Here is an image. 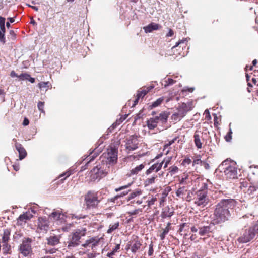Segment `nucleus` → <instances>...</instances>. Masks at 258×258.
I'll return each instance as SVG.
<instances>
[{
    "label": "nucleus",
    "mask_w": 258,
    "mask_h": 258,
    "mask_svg": "<svg viewBox=\"0 0 258 258\" xmlns=\"http://www.w3.org/2000/svg\"><path fill=\"white\" fill-rule=\"evenodd\" d=\"M97 156L98 154L94 153L93 151H90V154L88 155L89 161H88L87 164H88L91 161L93 160Z\"/></svg>",
    "instance_id": "nucleus-50"
},
{
    "label": "nucleus",
    "mask_w": 258,
    "mask_h": 258,
    "mask_svg": "<svg viewBox=\"0 0 258 258\" xmlns=\"http://www.w3.org/2000/svg\"><path fill=\"white\" fill-rule=\"evenodd\" d=\"M198 231V233L201 236H210L211 233L213 231V225L209 224L206 225L197 224L191 226V231L192 233H196Z\"/></svg>",
    "instance_id": "nucleus-5"
},
{
    "label": "nucleus",
    "mask_w": 258,
    "mask_h": 258,
    "mask_svg": "<svg viewBox=\"0 0 258 258\" xmlns=\"http://www.w3.org/2000/svg\"><path fill=\"white\" fill-rule=\"evenodd\" d=\"M5 32H6V31H0V41L3 44L6 43Z\"/></svg>",
    "instance_id": "nucleus-53"
},
{
    "label": "nucleus",
    "mask_w": 258,
    "mask_h": 258,
    "mask_svg": "<svg viewBox=\"0 0 258 258\" xmlns=\"http://www.w3.org/2000/svg\"><path fill=\"white\" fill-rule=\"evenodd\" d=\"M131 250L133 253H136L138 250L140 249L142 246V242L139 240L138 236H136L131 242Z\"/></svg>",
    "instance_id": "nucleus-17"
},
{
    "label": "nucleus",
    "mask_w": 258,
    "mask_h": 258,
    "mask_svg": "<svg viewBox=\"0 0 258 258\" xmlns=\"http://www.w3.org/2000/svg\"><path fill=\"white\" fill-rule=\"evenodd\" d=\"M99 242V239L96 237H92L88 240H87L84 244H83L82 245L84 247H91L92 249L96 247Z\"/></svg>",
    "instance_id": "nucleus-18"
},
{
    "label": "nucleus",
    "mask_w": 258,
    "mask_h": 258,
    "mask_svg": "<svg viewBox=\"0 0 258 258\" xmlns=\"http://www.w3.org/2000/svg\"><path fill=\"white\" fill-rule=\"evenodd\" d=\"M170 223H168L167 226L163 230L162 232L160 235V239L163 240L165 239L166 235L168 234L169 232L170 229Z\"/></svg>",
    "instance_id": "nucleus-33"
},
{
    "label": "nucleus",
    "mask_w": 258,
    "mask_h": 258,
    "mask_svg": "<svg viewBox=\"0 0 258 258\" xmlns=\"http://www.w3.org/2000/svg\"><path fill=\"white\" fill-rule=\"evenodd\" d=\"M153 88V86L150 85L148 87H144L139 89L137 92L136 98L134 101V104H133L132 107L136 106L138 104L140 99H143L144 97Z\"/></svg>",
    "instance_id": "nucleus-13"
},
{
    "label": "nucleus",
    "mask_w": 258,
    "mask_h": 258,
    "mask_svg": "<svg viewBox=\"0 0 258 258\" xmlns=\"http://www.w3.org/2000/svg\"><path fill=\"white\" fill-rule=\"evenodd\" d=\"M5 18L0 16V31H6Z\"/></svg>",
    "instance_id": "nucleus-44"
},
{
    "label": "nucleus",
    "mask_w": 258,
    "mask_h": 258,
    "mask_svg": "<svg viewBox=\"0 0 258 258\" xmlns=\"http://www.w3.org/2000/svg\"><path fill=\"white\" fill-rule=\"evenodd\" d=\"M154 253L153 244L151 242L149 246L148 255L151 256H152Z\"/></svg>",
    "instance_id": "nucleus-55"
},
{
    "label": "nucleus",
    "mask_w": 258,
    "mask_h": 258,
    "mask_svg": "<svg viewBox=\"0 0 258 258\" xmlns=\"http://www.w3.org/2000/svg\"><path fill=\"white\" fill-rule=\"evenodd\" d=\"M190 228L191 229V227L189 223H184L180 225L179 231L180 232H184V235H187Z\"/></svg>",
    "instance_id": "nucleus-29"
},
{
    "label": "nucleus",
    "mask_w": 258,
    "mask_h": 258,
    "mask_svg": "<svg viewBox=\"0 0 258 258\" xmlns=\"http://www.w3.org/2000/svg\"><path fill=\"white\" fill-rule=\"evenodd\" d=\"M120 249V244H116L114 248H113L112 250L108 252L107 254V256L108 257H111L112 256L114 255L116 252H117L118 250Z\"/></svg>",
    "instance_id": "nucleus-40"
},
{
    "label": "nucleus",
    "mask_w": 258,
    "mask_h": 258,
    "mask_svg": "<svg viewBox=\"0 0 258 258\" xmlns=\"http://www.w3.org/2000/svg\"><path fill=\"white\" fill-rule=\"evenodd\" d=\"M230 126H231V123L229 124V127H230ZM232 134V132L231 129V128H230L229 132H228V135H227V139H226L227 142L230 141V140H231V139H232L231 134Z\"/></svg>",
    "instance_id": "nucleus-61"
},
{
    "label": "nucleus",
    "mask_w": 258,
    "mask_h": 258,
    "mask_svg": "<svg viewBox=\"0 0 258 258\" xmlns=\"http://www.w3.org/2000/svg\"><path fill=\"white\" fill-rule=\"evenodd\" d=\"M192 162L191 159L188 157H186L182 161L181 165L183 166L186 167L190 165Z\"/></svg>",
    "instance_id": "nucleus-45"
},
{
    "label": "nucleus",
    "mask_w": 258,
    "mask_h": 258,
    "mask_svg": "<svg viewBox=\"0 0 258 258\" xmlns=\"http://www.w3.org/2000/svg\"><path fill=\"white\" fill-rule=\"evenodd\" d=\"M11 230L9 229H6L4 230L3 235L2 236V243H8L10 240V235Z\"/></svg>",
    "instance_id": "nucleus-28"
},
{
    "label": "nucleus",
    "mask_w": 258,
    "mask_h": 258,
    "mask_svg": "<svg viewBox=\"0 0 258 258\" xmlns=\"http://www.w3.org/2000/svg\"><path fill=\"white\" fill-rule=\"evenodd\" d=\"M178 137H175L174 138H173L172 140L168 141V143H166L164 146V148L165 149L167 147H168L169 146H170V145H171L172 144H173V143H174L175 142V141L178 139Z\"/></svg>",
    "instance_id": "nucleus-51"
},
{
    "label": "nucleus",
    "mask_w": 258,
    "mask_h": 258,
    "mask_svg": "<svg viewBox=\"0 0 258 258\" xmlns=\"http://www.w3.org/2000/svg\"><path fill=\"white\" fill-rule=\"evenodd\" d=\"M139 137L134 135L127 137L125 141V149L128 153L133 151L139 148L140 141Z\"/></svg>",
    "instance_id": "nucleus-8"
},
{
    "label": "nucleus",
    "mask_w": 258,
    "mask_h": 258,
    "mask_svg": "<svg viewBox=\"0 0 258 258\" xmlns=\"http://www.w3.org/2000/svg\"><path fill=\"white\" fill-rule=\"evenodd\" d=\"M195 195L194 203L196 205L204 207L209 203V200L206 190H199L196 192Z\"/></svg>",
    "instance_id": "nucleus-9"
},
{
    "label": "nucleus",
    "mask_w": 258,
    "mask_h": 258,
    "mask_svg": "<svg viewBox=\"0 0 258 258\" xmlns=\"http://www.w3.org/2000/svg\"><path fill=\"white\" fill-rule=\"evenodd\" d=\"M204 115H205V120L210 121L211 119V116L210 112L208 110H206L204 112Z\"/></svg>",
    "instance_id": "nucleus-57"
},
{
    "label": "nucleus",
    "mask_w": 258,
    "mask_h": 258,
    "mask_svg": "<svg viewBox=\"0 0 258 258\" xmlns=\"http://www.w3.org/2000/svg\"><path fill=\"white\" fill-rule=\"evenodd\" d=\"M214 220L217 223H223L226 220V200H222L217 205L214 212Z\"/></svg>",
    "instance_id": "nucleus-3"
},
{
    "label": "nucleus",
    "mask_w": 258,
    "mask_h": 258,
    "mask_svg": "<svg viewBox=\"0 0 258 258\" xmlns=\"http://www.w3.org/2000/svg\"><path fill=\"white\" fill-rule=\"evenodd\" d=\"M165 160H163L161 162H156L153 164L146 171L145 174L148 175L153 172L157 173L161 169L163 164Z\"/></svg>",
    "instance_id": "nucleus-15"
},
{
    "label": "nucleus",
    "mask_w": 258,
    "mask_h": 258,
    "mask_svg": "<svg viewBox=\"0 0 258 258\" xmlns=\"http://www.w3.org/2000/svg\"><path fill=\"white\" fill-rule=\"evenodd\" d=\"M38 226L41 230L47 231L48 228V223L46 218L40 217L38 219Z\"/></svg>",
    "instance_id": "nucleus-23"
},
{
    "label": "nucleus",
    "mask_w": 258,
    "mask_h": 258,
    "mask_svg": "<svg viewBox=\"0 0 258 258\" xmlns=\"http://www.w3.org/2000/svg\"><path fill=\"white\" fill-rule=\"evenodd\" d=\"M236 205V202L233 199H227V207L233 208Z\"/></svg>",
    "instance_id": "nucleus-42"
},
{
    "label": "nucleus",
    "mask_w": 258,
    "mask_h": 258,
    "mask_svg": "<svg viewBox=\"0 0 258 258\" xmlns=\"http://www.w3.org/2000/svg\"><path fill=\"white\" fill-rule=\"evenodd\" d=\"M131 183H128V184H127L126 185L120 186L119 188H116L115 189V191L116 192L120 191H121V190H122L123 189H126V188H128V187H130L131 186Z\"/></svg>",
    "instance_id": "nucleus-59"
},
{
    "label": "nucleus",
    "mask_w": 258,
    "mask_h": 258,
    "mask_svg": "<svg viewBox=\"0 0 258 258\" xmlns=\"http://www.w3.org/2000/svg\"><path fill=\"white\" fill-rule=\"evenodd\" d=\"M145 167V164H141L137 166L134 168L131 169L127 174V176L131 177L133 175H137L140 172H141Z\"/></svg>",
    "instance_id": "nucleus-22"
},
{
    "label": "nucleus",
    "mask_w": 258,
    "mask_h": 258,
    "mask_svg": "<svg viewBox=\"0 0 258 258\" xmlns=\"http://www.w3.org/2000/svg\"><path fill=\"white\" fill-rule=\"evenodd\" d=\"M174 209L173 207L166 206L164 207L162 211L161 216L162 218H170L174 214Z\"/></svg>",
    "instance_id": "nucleus-20"
},
{
    "label": "nucleus",
    "mask_w": 258,
    "mask_h": 258,
    "mask_svg": "<svg viewBox=\"0 0 258 258\" xmlns=\"http://www.w3.org/2000/svg\"><path fill=\"white\" fill-rule=\"evenodd\" d=\"M51 216L55 220H59L61 216H63V215L60 213L59 212L55 211L51 213Z\"/></svg>",
    "instance_id": "nucleus-41"
},
{
    "label": "nucleus",
    "mask_w": 258,
    "mask_h": 258,
    "mask_svg": "<svg viewBox=\"0 0 258 258\" xmlns=\"http://www.w3.org/2000/svg\"><path fill=\"white\" fill-rule=\"evenodd\" d=\"M39 110L43 113H44V102L39 101L37 104Z\"/></svg>",
    "instance_id": "nucleus-52"
},
{
    "label": "nucleus",
    "mask_w": 258,
    "mask_h": 258,
    "mask_svg": "<svg viewBox=\"0 0 258 258\" xmlns=\"http://www.w3.org/2000/svg\"><path fill=\"white\" fill-rule=\"evenodd\" d=\"M258 234V221L248 229H245L242 234L238 238L240 243H245L252 240Z\"/></svg>",
    "instance_id": "nucleus-2"
},
{
    "label": "nucleus",
    "mask_w": 258,
    "mask_h": 258,
    "mask_svg": "<svg viewBox=\"0 0 258 258\" xmlns=\"http://www.w3.org/2000/svg\"><path fill=\"white\" fill-rule=\"evenodd\" d=\"M258 189V187L256 185H250L247 190V193L249 195H252Z\"/></svg>",
    "instance_id": "nucleus-43"
},
{
    "label": "nucleus",
    "mask_w": 258,
    "mask_h": 258,
    "mask_svg": "<svg viewBox=\"0 0 258 258\" xmlns=\"http://www.w3.org/2000/svg\"><path fill=\"white\" fill-rule=\"evenodd\" d=\"M145 155H146V153H144L142 154H138L137 155H132V156H130L129 158H133L134 159L139 160L140 158L145 156Z\"/></svg>",
    "instance_id": "nucleus-62"
},
{
    "label": "nucleus",
    "mask_w": 258,
    "mask_h": 258,
    "mask_svg": "<svg viewBox=\"0 0 258 258\" xmlns=\"http://www.w3.org/2000/svg\"><path fill=\"white\" fill-rule=\"evenodd\" d=\"M142 193V191L140 189H137L134 191H133L132 193H131L128 196V200H130L131 199H133L135 198V197L137 196H140Z\"/></svg>",
    "instance_id": "nucleus-39"
},
{
    "label": "nucleus",
    "mask_w": 258,
    "mask_h": 258,
    "mask_svg": "<svg viewBox=\"0 0 258 258\" xmlns=\"http://www.w3.org/2000/svg\"><path fill=\"white\" fill-rule=\"evenodd\" d=\"M158 125L157 122L156 121L155 119L152 117L150 118L147 121V126L148 128L150 130H154L156 127H157Z\"/></svg>",
    "instance_id": "nucleus-26"
},
{
    "label": "nucleus",
    "mask_w": 258,
    "mask_h": 258,
    "mask_svg": "<svg viewBox=\"0 0 258 258\" xmlns=\"http://www.w3.org/2000/svg\"><path fill=\"white\" fill-rule=\"evenodd\" d=\"M72 174L71 171H67L66 172H64L60 175H59L58 177V179L61 178L60 180V183H62L63 182V181L66 179L67 178L69 177Z\"/></svg>",
    "instance_id": "nucleus-36"
},
{
    "label": "nucleus",
    "mask_w": 258,
    "mask_h": 258,
    "mask_svg": "<svg viewBox=\"0 0 258 258\" xmlns=\"http://www.w3.org/2000/svg\"><path fill=\"white\" fill-rule=\"evenodd\" d=\"M248 182L245 179L240 180L238 181L237 180L235 181L234 185H235L234 188H239L242 189L243 188L246 187L248 186Z\"/></svg>",
    "instance_id": "nucleus-25"
},
{
    "label": "nucleus",
    "mask_w": 258,
    "mask_h": 258,
    "mask_svg": "<svg viewBox=\"0 0 258 258\" xmlns=\"http://www.w3.org/2000/svg\"><path fill=\"white\" fill-rule=\"evenodd\" d=\"M177 113L180 115V117L183 118L184 116H185L186 113L183 110H182L181 108L178 107V111L177 112Z\"/></svg>",
    "instance_id": "nucleus-63"
},
{
    "label": "nucleus",
    "mask_w": 258,
    "mask_h": 258,
    "mask_svg": "<svg viewBox=\"0 0 258 258\" xmlns=\"http://www.w3.org/2000/svg\"><path fill=\"white\" fill-rule=\"evenodd\" d=\"M90 178L92 181L100 180L101 178L106 176L108 172L101 169V167L96 166L94 167L90 172Z\"/></svg>",
    "instance_id": "nucleus-10"
},
{
    "label": "nucleus",
    "mask_w": 258,
    "mask_h": 258,
    "mask_svg": "<svg viewBox=\"0 0 258 258\" xmlns=\"http://www.w3.org/2000/svg\"><path fill=\"white\" fill-rule=\"evenodd\" d=\"M238 179L237 166L236 162L227 158V181Z\"/></svg>",
    "instance_id": "nucleus-6"
},
{
    "label": "nucleus",
    "mask_w": 258,
    "mask_h": 258,
    "mask_svg": "<svg viewBox=\"0 0 258 258\" xmlns=\"http://www.w3.org/2000/svg\"><path fill=\"white\" fill-rule=\"evenodd\" d=\"M164 98L163 97H161L157 99L156 101L152 102V104L149 105L150 109H152L153 108H155L156 107L160 106L164 101Z\"/></svg>",
    "instance_id": "nucleus-32"
},
{
    "label": "nucleus",
    "mask_w": 258,
    "mask_h": 258,
    "mask_svg": "<svg viewBox=\"0 0 258 258\" xmlns=\"http://www.w3.org/2000/svg\"><path fill=\"white\" fill-rule=\"evenodd\" d=\"M119 226V222H117L109 225V228L107 231V233H111L113 231L118 229Z\"/></svg>",
    "instance_id": "nucleus-37"
},
{
    "label": "nucleus",
    "mask_w": 258,
    "mask_h": 258,
    "mask_svg": "<svg viewBox=\"0 0 258 258\" xmlns=\"http://www.w3.org/2000/svg\"><path fill=\"white\" fill-rule=\"evenodd\" d=\"M118 150L115 148L111 147L107 149L105 155L107 162L109 165H114L117 162Z\"/></svg>",
    "instance_id": "nucleus-12"
},
{
    "label": "nucleus",
    "mask_w": 258,
    "mask_h": 258,
    "mask_svg": "<svg viewBox=\"0 0 258 258\" xmlns=\"http://www.w3.org/2000/svg\"><path fill=\"white\" fill-rule=\"evenodd\" d=\"M142 209H135L132 211H129L127 212V213L130 216H133V215H137L140 212H142Z\"/></svg>",
    "instance_id": "nucleus-54"
},
{
    "label": "nucleus",
    "mask_w": 258,
    "mask_h": 258,
    "mask_svg": "<svg viewBox=\"0 0 258 258\" xmlns=\"http://www.w3.org/2000/svg\"><path fill=\"white\" fill-rule=\"evenodd\" d=\"M86 233V228L78 229L72 232L68 242V248H71L78 246L80 243V239L84 236Z\"/></svg>",
    "instance_id": "nucleus-4"
},
{
    "label": "nucleus",
    "mask_w": 258,
    "mask_h": 258,
    "mask_svg": "<svg viewBox=\"0 0 258 258\" xmlns=\"http://www.w3.org/2000/svg\"><path fill=\"white\" fill-rule=\"evenodd\" d=\"M187 191L186 187H180L176 191V195L178 197H181V196L185 195V192Z\"/></svg>",
    "instance_id": "nucleus-38"
},
{
    "label": "nucleus",
    "mask_w": 258,
    "mask_h": 258,
    "mask_svg": "<svg viewBox=\"0 0 258 258\" xmlns=\"http://www.w3.org/2000/svg\"><path fill=\"white\" fill-rule=\"evenodd\" d=\"M47 244L51 246L57 245L60 242V238L58 236H50L47 238Z\"/></svg>",
    "instance_id": "nucleus-24"
},
{
    "label": "nucleus",
    "mask_w": 258,
    "mask_h": 258,
    "mask_svg": "<svg viewBox=\"0 0 258 258\" xmlns=\"http://www.w3.org/2000/svg\"><path fill=\"white\" fill-rule=\"evenodd\" d=\"M102 199L100 192L89 190L84 195V205L88 210L98 209Z\"/></svg>",
    "instance_id": "nucleus-1"
},
{
    "label": "nucleus",
    "mask_w": 258,
    "mask_h": 258,
    "mask_svg": "<svg viewBox=\"0 0 258 258\" xmlns=\"http://www.w3.org/2000/svg\"><path fill=\"white\" fill-rule=\"evenodd\" d=\"M157 178V175H154V176L147 178L144 182V184L145 186H149L151 184H154L155 182V180Z\"/></svg>",
    "instance_id": "nucleus-35"
},
{
    "label": "nucleus",
    "mask_w": 258,
    "mask_h": 258,
    "mask_svg": "<svg viewBox=\"0 0 258 258\" xmlns=\"http://www.w3.org/2000/svg\"><path fill=\"white\" fill-rule=\"evenodd\" d=\"M38 87L41 90L45 89L46 90H47L49 88H51L52 86L51 83L49 82H41L38 83Z\"/></svg>",
    "instance_id": "nucleus-30"
},
{
    "label": "nucleus",
    "mask_w": 258,
    "mask_h": 258,
    "mask_svg": "<svg viewBox=\"0 0 258 258\" xmlns=\"http://www.w3.org/2000/svg\"><path fill=\"white\" fill-rule=\"evenodd\" d=\"M32 242L31 238H24L19 246L18 250L23 256H29L32 253Z\"/></svg>",
    "instance_id": "nucleus-7"
},
{
    "label": "nucleus",
    "mask_w": 258,
    "mask_h": 258,
    "mask_svg": "<svg viewBox=\"0 0 258 258\" xmlns=\"http://www.w3.org/2000/svg\"><path fill=\"white\" fill-rule=\"evenodd\" d=\"M2 250L4 255L11 254L12 252L11 245L8 243H3Z\"/></svg>",
    "instance_id": "nucleus-34"
},
{
    "label": "nucleus",
    "mask_w": 258,
    "mask_h": 258,
    "mask_svg": "<svg viewBox=\"0 0 258 258\" xmlns=\"http://www.w3.org/2000/svg\"><path fill=\"white\" fill-rule=\"evenodd\" d=\"M13 140L15 141V142H16L15 147L19 152V159L20 160H22L24 158H25L27 155L26 151L21 144L16 142V139H13Z\"/></svg>",
    "instance_id": "nucleus-19"
},
{
    "label": "nucleus",
    "mask_w": 258,
    "mask_h": 258,
    "mask_svg": "<svg viewBox=\"0 0 258 258\" xmlns=\"http://www.w3.org/2000/svg\"><path fill=\"white\" fill-rule=\"evenodd\" d=\"M182 118L177 112L173 113L171 116V119L174 121H179Z\"/></svg>",
    "instance_id": "nucleus-48"
},
{
    "label": "nucleus",
    "mask_w": 258,
    "mask_h": 258,
    "mask_svg": "<svg viewBox=\"0 0 258 258\" xmlns=\"http://www.w3.org/2000/svg\"><path fill=\"white\" fill-rule=\"evenodd\" d=\"M195 90L193 87H184L181 91V93L183 95H186L187 92H192Z\"/></svg>",
    "instance_id": "nucleus-47"
},
{
    "label": "nucleus",
    "mask_w": 258,
    "mask_h": 258,
    "mask_svg": "<svg viewBox=\"0 0 258 258\" xmlns=\"http://www.w3.org/2000/svg\"><path fill=\"white\" fill-rule=\"evenodd\" d=\"M30 77V75L27 73H22L19 76V77L21 80H27Z\"/></svg>",
    "instance_id": "nucleus-58"
},
{
    "label": "nucleus",
    "mask_w": 258,
    "mask_h": 258,
    "mask_svg": "<svg viewBox=\"0 0 258 258\" xmlns=\"http://www.w3.org/2000/svg\"><path fill=\"white\" fill-rule=\"evenodd\" d=\"M33 217V215L30 212H26L20 215L17 220V223L18 225H24L28 221Z\"/></svg>",
    "instance_id": "nucleus-14"
},
{
    "label": "nucleus",
    "mask_w": 258,
    "mask_h": 258,
    "mask_svg": "<svg viewBox=\"0 0 258 258\" xmlns=\"http://www.w3.org/2000/svg\"><path fill=\"white\" fill-rule=\"evenodd\" d=\"M169 170H170V172H171L172 174H175L178 172L179 168L177 166H172L170 167Z\"/></svg>",
    "instance_id": "nucleus-56"
},
{
    "label": "nucleus",
    "mask_w": 258,
    "mask_h": 258,
    "mask_svg": "<svg viewBox=\"0 0 258 258\" xmlns=\"http://www.w3.org/2000/svg\"><path fill=\"white\" fill-rule=\"evenodd\" d=\"M161 27V26L158 24L152 22L148 25L144 27L143 29L145 33H148L152 32L153 30H158Z\"/></svg>",
    "instance_id": "nucleus-21"
},
{
    "label": "nucleus",
    "mask_w": 258,
    "mask_h": 258,
    "mask_svg": "<svg viewBox=\"0 0 258 258\" xmlns=\"http://www.w3.org/2000/svg\"><path fill=\"white\" fill-rule=\"evenodd\" d=\"M179 107L186 113L191 110V107L185 103H183Z\"/></svg>",
    "instance_id": "nucleus-46"
},
{
    "label": "nucleus",
    "mask_w": 258,
    "mask_h": 258,
    "mask_svg": "<svg viewBox=\"0 0 258 258\" xmlns=\"http://www.w3.org/2000/svg\"><path fill=\"white\" fill-rule=\"evenodd\" d=\"M203 163V161H202L200 158H197L195 159L192 162V166H194L196 165L200 164L202 165Z\"/></svg>",
    "instance_id": "nucleus-60"
},
{
    "label": "nucleus",
    "mask_w": 258,
    "mask_h": 258,
    "mask_svg": "<svg viewBox=\"0 0 258 258\" xmlns=\"http://www.w3.org/2000/svg\"><path fill=\"white\" fill-rule=\"evenodd\" d=\"M189 175L188 174L183 173V174L179 178L180 184H187L189 182Z\"/></svg>",
    "instance_id": "nucleus-31"
},
{
    "label": "nucleus",
    "mask_w": 258,
    "mask_h": 258,
    "mask_svg": "<svg viewBox=\"0 0 258 258\" xmlns=\"http://www.w3.org/2000/svg\"><path fill=\"white\" fill-rule=\"evenodd\" d=\"M97 156L98 154L94 153L93 151H90V154L88 155L89 161H88L87 164H88L91 161L93 160Z\"/></svg>",
    "instance_id": "nucleus-49"
},
{
    "label": "nucleus",
    "mask_w": 258,
    "mask_h": 258,
    "mask_svg": "<svg viewBox=\"0 0 258 258\" xmlns=\"http://www.w3.org/2000/svg\"><path fill=\"white\" fill-rule=\"evenodd\" d=\"M206 135V133L198 130L194 133V142L198 149H201L203 148V145L206 142L204 136Z\"/></svg>",
    "instance_id": "nucleus-11"
},
{
    "label": "nucleus",
    "mask_w": 258,
    "mask_h": 258,
    "mask_svg": "<svg viewBox=\"0 0 258 258\" xmlns=\"http://www.w3.org/2000/svg\"><path fill=\"white\" fill-rule=\"evenodd\" d=\"M169 116V113L166 111H163L161 112L158 116L153 117L156 120L157 123L165 124L167 123L168 118Z\"/></svg>",
    "instance_id": "nucleus-16"
},
{
    "label": "nucleus",
    "mask_w": 258,
    "mask_h": 258,
    "mask_svg": "<svg viewBox=\"0 0 258 258\" xmlns=\"http://www.w3.org/2000/svg\"><path fill=\"white\" fill-rule=\"evenodd\" d=\"M148 198L147 201V206L149 207H150L151 206L155 204V202L157 201V198L156 197H154L153 195H148V196H144L143 197V199Z\"/></svg>",
    "instance_id": "nucleus-27"
},
{
    "label": "nucleus",
    "mask_w": 258,
    "mask_h": 258,
    "mask_svg": "<svg viewBox=\"0 0 258 258\" xmlns=\"http://www.w3.org/2000/svg\"><path fill=\"white\" fill-rule=\"evenodd\" d=\"M57 249L55 248H51V249H45V253H54L57 251Z\"/></svg>",
    "instance_id": "nucleus-64"
}]
</instances>
